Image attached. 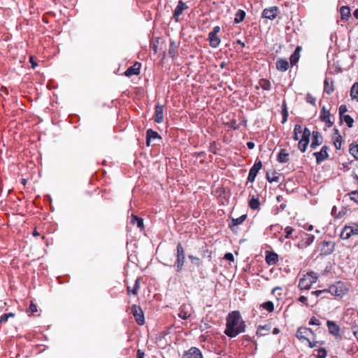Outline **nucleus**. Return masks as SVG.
Segmentation results:
<instances>
[{"label": "nucleus", "mask_w": 358, "mask_h": 358, "mask_svg": "<svg viewBox=\"0 0 358 358\" xmlns=\"http://www.w3.org/2000/svg\"><path fill=\"white\" fill-rule=\"evenodd\" d=\"M245 324L238 311L230 313L227 317L226 329L224 333L229 337H236L245 331Z\"/></svg>", "instance_id": "f257e3e1"}, {"label": "nucleus", "mask_w": 358, "mask_h": 358, "mask_svg": "<svg viewBox=\"0 0 358 358\" xmlns=\"http://www.w3.org/2000/svg\"><path fill=\"white\" fill-rule=\"evenodd\" d=\"M317 280V275L315 272H308L299 280V287L301 289H309L312 285L316 282Z\"/></svg>", "instance_id": "f03ea898"}, {"label": "nucleus", "mask_w": 358, "mask_h": 358, "mask_svg": "<svg viewBox=\"0 0 358 358\" xmlns=\"http://www.w3.org/2000/svg\"><path fill=\"white\" fill-rule=\"evenodd\" d=\"M185 250L180 243H178L177 245V252H176V261L175 265L176 266V271L178 273L180 272L182 269V266L185 263Z\"/></svg>", "instance_id": "7ed1b4c3"}, {"label": "nucleus", "mask_w": 358, "mask_h": 358, "mask_svg": "<svg viewBox=\"0 0 358 358\" xmlns=\"http://www.w3.org/2000/svg\"><path fill=\"white\" fill-rule=\"evenodd\" d=\"M310 334H313V331L307 327H300L296 331V336L299 340L306 341L308 343L310 348H312L315 346V345H313L308 339V336Z\"/></svg>", "instance_id": "20e7f679"}, {"label": "nucleus", "mask_w": 358, "mask_h": 358, "mask_svg": "<svg viewBox=\"0 0 358 358\" xmlns=\"http://www.w3.org/2000/svg\"><path fill=\"white\" fill-rule=\"evenodd\" d=\"M352 235H358V225L345 226L341 233V238L344 240L348 239Z\"/></svg>", "instance_id": "39448f33"}, {"label": "nucleus", "mask_w": 358, "mask_h": 358, "mask_svg": "<svg viewBox=\"0 0 358 358\" xmlns=\"http://www.w3.org/2000/svg\"><path fill=\"white\" fill-rule=\"evenodd\" d=\"M131 311L136 322L139 325H143L145 322V320L141 308L138 306L133 305L131 307Z\"/></svg>", "instance_id": "423d86ee"}, {"label": "nucleus", "mask_w": 358, "mask_h": 358, "mask_svg": "<svg viewBox=\"0 0 358 358\" xmlns=\"http://www.w3.org/2000/svg\"><path fill=\"white\" fill-rule=\"evenodd\" d=\"M262 166L261 161L255 162L254 165L250 169L249 174L248 176V182H253L255 179Z\"/></svg>", "instance_id": "0eeeda50"}, {"label": "nucleus", "mask_w": 358, "mask_h": 358, "mask_svg": "<svg viewBox=\"0 0 358 358\" xmlns=\"http://www.w3.org/2000/svg\"><path fill=\"white\" fill-rule=\"evenodd\" d=\"M182 358H203V356L199 348L192 347L183 353Z\"/></svg>", "instance_id": "6e6552de"}, {"label": "nucleus", "mask_w": 358, "mask_h": 358, "mask_svg": "<svg viewBox=\"0 0 358 358\" xmlns=\"http://www.w3.org/2000/svg\"><path fill=\"white\" fill-rule=\"evenodd\" d=\"M328 147L326 145L322 146L320 152L313 153V155L316 157L317 164H320L326 159L329 157Z\"/></svg>", "instance_id": "1a4fd4ad"}, {"label": "nucleus", "mask_w": 358, "mask_h": 358, "mask_svg": "<svg viewBox=\"0 0 358 358\" xmlns=\"http://www.w3.org/2000/svg\"><path fill=\"white\" fill-rule=\"evenodd\" d=\"M334 250V244L331 241H322L321 243V254L324 255H330Z\"/></svg>", "instance_id": "9d476101"}, {"label": "nucleus", "mask_w": 358, "mask_h": 358, "mask_svg": "<svg viewBox=\"0 0 358 358\" xmlns=\"http://www.w3.org/2000/svg\"><path fill=\"white\" fill-rule=\"evenodd\" d=\"M278 13V8L276 6L265 8L262 13V17L269 20H274Z\"/></svg>", "instance_id": "9b49d317"}, {"label": "nucleus", "mask_w": 358, "mask_h": 358, "mask_svg": "<svg viewBox=\"0 0 358 358\" xmlns=\"http://www.w3.org/2000/svg\"><path fill=\"white\" fill-rule=\"evenodd\" d=\"M322 141L323 138L321 134L318 131H313L310 148L313 150L315 149L317 146L322 143Z\"/></svg>", "instance_id": "f8f14e48"}, {"label": "nucleus", "mask_w": 358, "mask_h": 358, "mask_svg": "<svg viewBox=\"0 0 358 358\" xmlns=\"http://www.w3.org/2000/svg\"><path fill=\"white\" fill-rule=\"evenodd\" d=\"M320 119L322 122H325L327 127H331L333 125V122L331 121L330 118V113L327 110L325 106L322 108Z\"/></svg>", "instance_id": "ddd939ff"}, {"label": "nucleus", "mask_w": 358, "mask_h": 358, "mask_svg": "<svg viewBox=\"0 0 358 358\" xmlns=\"http://www.w3.org/2000/svg\"><path fill=\"white\" fill-rule=\"evenodd\" d=\"M141 64L136 62L133 66L129 67L124 72V75L127 77H130L134 75H138L140 73Z\"/></svg>", "instance_id": "4468645a"}, {"label": "nucleus", "mask_w": 358, "mask_h": 358, "mask_svg": "<svg viewBox=\"0 0 358 358\" xmlns=\"http://www.w3.org/2000/svg\"><path fill=\"white\" fill-rule=\"evenodd\" d=\"M154 120L157 123H161L164 120L163 106L159 104L155 106Z\"/></svg>", "instance_id": "2eb2a0df"}, {"label": "nucleus", "mask_w": 358, "mask_h": 358, "mask_svg": "<svg viewBox=\"0 0 358 358\" xmlns=\"http://www.w3.org/2000/svg\"><path fill=\"white\" fill-rule=\"evenodd\" d=\"M327 325L329 334L334 336H338L340 333V327L333 321H327Z\"/></svg>", "instance_id": "dca6fc26"}, {"label": "nucleus", "mask_w": 358, "mask_h": 358, "mask_svg": "<svg viewBox=\"0 0 358 358\" xmlns=\"http://www.w3.org/2000/svg\"><path fill=\"white\" fill-rule=\"evenodd\" d=\"M155 139H161L160 136L158 134L157 132L153 131L152 129H150L146 132V144L148 146H149L152 142V140Z\"/></svg>", "instance_id": "f3484780"}, {"label": "nucleus", "mask_w": 358, "mask_h": 358, "mask_svg": "<svg viewBox=\"0 0 358 358\" xmlns=\"http://www.w3.org/2000/svg\"><path fill=\"white\" fill-rule=\"evenodd\" d=\"M187 8L185 3L182 2V1H180L178 2V6H176L175 10L173 17L176 19V21H178L179 16L182 14V11Z\"/></svg>", "instance_id": "a211bd4d"}, {"label": "nucleus", "mask_w": 358, "mask_h": 358, "mask_svg": "<svg viewBox=\"0 0 358 358\" xmlns=\"http://www.w3.org/2000/svg\"><path fill=\"white\" fill-rule=\"evenodd\" d=\"M315 240V236L312 234H306L302 238L299 245L303 248L310 245Z\"/></svg>", "instance_id": "6ab92c4d"}, {"label": "nucleus", "mask_w": 358, "mask_h": 358, "mask_svg": "<svg viewBox=\"0 0 358 358\" xmlns=\"http://www.w3.org/2000/svg\"><path fill=\"white\" fill-rule=\"evenodd\" d=\"M278 261V256L276 253L273 252H267L266 255V262L269 265H274Z\"/></svg>", "instance_id": "aec40b11"}, {"label": "nucleus", "mask_w": 358, "mask_h": 358, "mask_svg": "<svg viewBox=\"0 0 358 358\" xmlns=\"http://www.w3.org/2000/svg\"><path fill=\"white\" fill-rule=\"evenodd\" d=\"M301 50V47L297 46L295 51L291 55L289 60L292 65L296 64L300 57V51Z\"/></svg>", "instance_id": "412c9836"}, {"label": "nucleus", "mask_w": 358, "mask_h": 358, "mask_svg": "<svg viewBox=\"0 0 358 358\" xmlns=\"http://www.w3.org/2000/svg\"><path fill=\"white\" fill-rule=\"evenodd\" d=\"M276 68L280 71H285L289 68V62L286 59H280L276 62Z\"/></svg>", "instance_id": "4be33fe9"}, {"label": "nucleus", "mask_w": 358, "mask_h": 358, "mask_svg": "<svg viewBox=\"0 0 358 358\" xmlns=\"http://www.w3.org/2000/svg\"><path fill=\"white\" fill-rule=\"evenodd\" d=\"M208 38L210 41V45L212 48H217L220 45V39L217 37V35L214 34H208Z\"/></svg>", "instance_id": "5701e85b"}, {"label": "nucleus", "mask_w": 358, "mask_h": 358, "mask_svg": "<svg viewBox=\"0 0 358 358\" xmlns=\"http://www.w3.org/2000/svg\"><path fill=\"white\" fill-rule=\"evenodd\" d=\"M289 153L285 149L280 150L278 155V161L280 163H287L289 161Z\"/></svg>", "instance_id": "b1692460"}, {"label": "nucleus", "mask_w": 358, "mask_h": 358, "mask_svg": "<svg viewBox=\"0 0 358 358\" xmlns=\"http://www.w3.org/2000/svg\"><path fill=\"white\" fill-rule=\"evenodd\" d=\"M131 224H136L137 227L141 229H144V225H143V220L141 217H138L134 215H131Z\"/></svg>", "instance_id": "393cba45"}, {"label": "nucleus", "mask_w": 358, "mask_h": 358, "mask_svg": "<svg viewBox=\"0 0 358 358\" xmlns=\"http://www.w3.org/2000/svg\"><path fill=\"white\" fill-rule=\"evenodd\" d=\"M140 278H138L136 280L133 289H131L130 287H127V292L129 294H132L134 295H136L138 294V291L140 288Z\"/></svg>", "instance_id": "a878e982"}, {"label": "nucleus", "mask_w": 358, "mask_h": 358, "mask_svg": "<svg viewBox=\"0 0 358 358\" xmlns=\"http://www.w3.org/2000/svg\"><path fill=\"white\" fill-rule=\"evenodd\" d=\"M191 316V312L186 310L185 306H182L179 311L178 317L182 320H187Z\"/></svg>", "instance_id": "bb28decb"}, {"label": "nucleus", "mask_w": 358, "mask_h": 358, "mask_svg": "<svg viewBox=\"0 0 358 358\" xmlns=\"http://www.w3.org/2000/svg\"><path fill=\"white\" fill-rule=\"evenodd\" d=\"M341 20H347L350 15V9L348 6H342L340 9Z\"/></svg>", "instance_id": "cd10ccee"}, {"label": "nucleus", "mask_w": 358, "mask_h": 358, "mask_svg": "<svg viewBox=\"0 0 358 358\" xmlns=\"http://www.w3.org/2000/svg\"><path fill=\"white\" fill-rule=\"evenodd\" d=\"M324 91L327 94H330L334 91V87L331 82L329 81V78H326L324 82Z\"/></svg>", "instance_id": "c85d7f7f"}, {"label": "nucleus", "mask_w": 358, "mask_h": 358, "mask_svg": "<svg viewBox=\"0 0 358 358\" xmlns=\"http://www.w3.org/2000/svg\"><path fill=\"white\" fill-rule=\"evenodd\" d=\"M245 17V12L243 10L239 9L236 13V16L234 18V23L238 24L241 22L244 18Z\"/></svg>", "instance_id": "c756f323"}, {"label": "nucleus", "mask_w": 358, "mask_h": 358, "mask_svg": "<svg viewBox=\"0 0 358 358\" xmlns=\"http://www.w3.org/2000/svg\"><path fill=\"white\" fill-rule=\"evenodd\" d=\"M280 174L275 171L272 172L271 173H266V179L270 182H278L279 181Z\"/></svg>", "instance_id": "7c9ffc66"}, {"label": "nucleus", "mask_w": 358, "mask_h": 358, "mask_svg": "<svg viewBox=\"0 0 358 358\" xmlns=\"http://www.w3.org/2000/svg\"><path fill=\"white\" fill-rule=\"evenodd\" d=\"M259 85L264 90H270L271 88V82L267 79H260L259 81Z\"/></svg>", "instance_id": "2f4dec72"}, {"label": "nucleus", "mask_w": 358, "mask_h": 358, "mask_svg": "<svg viewBox=\"0 0 358 358\" xmlns=\"http://www.w3.org/2000/svg\"><path fill=\"white\" fill-rule=\"evenodd\" d=\"M309 140L301 138L298 143V148L301 152H304L306 150L307 146L309 143Z\"/></svg>", "instance_id": "473e14b6"}, {"label": "nucleus", "mask_w": 358, "mask_h": 358, "mask_svg": "<svg viewBox=\"0 0 358 358\" xmlns=\"http://www.w3.org/2000/svg\"><path fill=\"white\" fill-rule=\"evenodd\" d=\"M350 96L352 99H355L358 101V83H355L350 90Z\"/></svg>", "instance_id": "72a5a7b5"}, {"label": "nucleus", "mask_w": 358, "mask_h": 358, "mask_svg": "<svg viewBox=\"0 0 358 358\" xmlns=\"http://www.w3.org/2000/svg\"><path fill=\"white\" fill-rule=\"evenodd\" d=\"M349 151L356 159H358V144H351Z\"/></svg>", "instance_id": "f704fd0d"}, {"label": "nucleus", "mask_w": 358, "mask_h": 358, "mask_svg": "<svg viewBox=\"0 0 358 358\" xmlns=\"http://www.w3.org/2000/svg\"><path fill=\"white\" fill-rule=\"evenodd\" d=\"M177 52V47L175 44V43L173 41L170 43L169 45V55L171 57L173 58L175 57Z\"/></svg>", "instance_id": "c9c22d12"}, {"label": "nucleus", "mask_w": 358, "mask_h": 358, "mask_svg": "<svg viewBox=\"0 0 358 358\" xmlns=\"http://www.w3.org/2000/svg\"><path fill=\"white\" fill-rule=\"evenodd\" d=\"M341 120H343L348 127H352L353 126L354 120L348 115H345L343 117H341Z\"/></svg>", "instance_id": "e433bc0d"}, {"label": "nucleus", "mask_w": 358, "mask_h": 358, "mask_svg": "<svg viewBox=\"0 0 358 358\" xmlns=\"http://www.w3.org/2000/svg\"><path fill=\"white\" fill-rule=\"evenodd\" d=\"M259 199L257 198H255V196H252L250 201V207L253 210H256L259 208Z\"/></svg>", "instance_id": "4c0bfd02"}, {"label": "nucleus", "mask_w": 358, "mask_h": 358, "mask_svg": "<svg viewBox=\"0 0 358 358\" xmlns=\"http://www.w3.org/2000/svg\"><path fill=\"white\" fill-rule=\"evenodd\" d=\"M262 307H263L264 309L268 310V312L273 311L274 306L273 302L271 301H267L262 304Z\"/></svg>", "instance_id": "58836bf2"}, {"label": "nucleus", "mask_w": 358, "mask_h": 358, "mask_svg": "<svg viewBox=\"0 0 358 358\" xmlns=\"http://www.w3.org/2000/svg\"><path fill=\"white\" fill-rule=\"evenodd\" d=\"M246 218V215H243L238 218L232 219V223L234 226L242 224Z\"/></svg>", "instance_id": "ea45409f"}, {"label": "nucleus", "mask_w": 358, "mask_h": 358, "mask_svg": "<svg viewBox=\"0 0 358 358\" xmlns=\"http://www.w3.org/2000/svg\"><path fill=\"white\" fill-rule=\"evenodd\" d=\"M15 315L13 313H6L0 317V323L6 322L9 317H13Z\"/></svg>", "instance_id": "a19ab883"}, {"label": "nucleus", "mask_w": 358, "mask_h": 358, "mask_svg": "<svg viewBox=\"0 0 358 358\" xmlns=\"http://www.w3.org/2000/svg\"><path fill=\"white\" fill-rule=\"evenodd\" d=\"M310 131L306 127L303 129L301 138L310 141Z\"/></svg>", "instance_id": "79ce46f5"}, {"label": "nucleus", "mask_w": 358, "mask_h": 358, "mask_svg": "<svg viewBox=\"0 0 358 358\" xmlns=\"http://www.w3.org/2000/svg\"><path fill=\"white\" fill-rule=\"evenodd\" d=\"M334 146L336 150H340L341 148V136H338L334 142Z\"/></svg>", "instance_id": "37998d69"}, {"label": "nucleus", "mask_w": 358, "mask_h": 358, "mask_svg": "<svg viewBox=\"0 0 358 358\" xmlns=\"http://www.w3.org/2000/svg\"><path fill=\"white\" fill-rule=\"evenodd\" d=\"M306 101L313 106H315L316 99L310 94H308L306 95Z\"/></svg>", "instance_id": "c03bdc74"}, {"label": "nucleus", "mask_w": 358, "mask_h": 358, "mask_svg": "<svg viewBox=\"0 0 358 358\" xmlns=\"http://www.w3.org/2000/svg\"><path fill=\"white\" fill-rule=\"evenodd\" d=\"M350 198L351 200L356 203H358V192L354 191L350 194Z\"/></svg>", "instance_id": "a18cd8bd"}, {"label": "nucleus", "mask_w": 358, "mask_h": 358, "mask_svg": "<svg viewBox=\"0 0 358 358\" xmlns=\"http://www.w3.org/2000/svg\"><path fill=\"white\" fill-rule=\"evenodd\" d=\"M327 357V351L324 348L318 350L317 358H325Z\"/></svg>", "instance_id": "49530a36"}, {"label": "nucleus", "mask_w": 358, "mask_h": 358, "mask_svg": "<svg viewBox=\"0 0 358 358\" xmlns=\"http://www.w3.org/2000/svg\"><path fill=\"white\" fill-rule=\"evenodd\" d=\"M309 324L310 325H320V322L318 319H317L316 317H313L312 318H310V321H309Z\"/></svg>", "instance_id": "de8ad7c7"}, {"label": "nucleus", "mask_w": 358, "mask_h": 358, "mask_svg": "<svg viewBox=\"0 0 358 358\" xmlns=\"http://www.w3.org/2000/svg\"><path fill=\"white\" fill-rule=\"evenodd\" d=\"M329 292L327 290V289H323V290H316V291H314V292H311V294L312 295H315L316 296H320L321 294H326V293H328Z\"/></svg>", "instance_id": "09e8293b"}, {"label": "nucleus", "mask_w": 358, "mask_h": 358, "mask_svg": "<svg viewBox=\"0 0 358 358\" xmlns=\"http://www.w3.org/2000/svg\"><path fill=\"white\" fill-rule=\"evenodd\" d=\"M348 110L347 109V107L345 105H341L339 108V114H340V117H343V115H345V113H346Z\"/></svg>", "instance_id": "8fccbe9b"}, {"label": "nucleus", "mask_w": 358, "mask_h": 358, "mask_svg": "<svg viewBox=\"0 0 358 358\" xmlns=\"http://www.w3.org/2000/svg\"><path fill=\"white\" fill-rule=\"evenodd\" d=\"M329 292L331 294H334L336 296L341 295V293L338 291V287L337 286H332L330 287Z\"/></svg>", "instance_id": "3c124183"}, {"label": "nucleus", "mask_w": 358, "mask_h": 358, "mask_svg": "<svg viewBox=\"0 0 358 358\" xmlns=\"http://www.w3.org/2000/svg\"><path fill=\"white\" fill-rule=\"evenodd\" d=\"M303 128L299 124H296L294 129V133H296L297 134L302 133Z\"/></svg>", "instance_id": "603ef678"}, {"label": "nucleus", "mask_w": 358, "mask_h": 358, "mask_svg": "<svg viewBox=\"0 0 358 358\" xmlns=\"http://www.w3.org/2000/svg\"><path fill=\"white\" fill-rule=\"evenodd\" d=\"M285 231L286 233V235H285V238H289L290 234L292 233L293 231V229L290 227H287L285 229Z\"/></svg>", "instance_id": "864d4df0"}, {"label": "nucleus", "mask_w": 358, "mask_h": 358, "mask_svg": "<svg viewBox=\"0 0 358 358\" xmlns=\"http://www.w3.org/2000/svg\"><path fill=\"white\" fill-rule=\"evenodd\" d=\"M29 311L31 313H36L37 312V307H36V306L34 303H31V304L29 306Z\"/></svg>", "instance_id": "5fc2aeb1"}, {"label": "nucleus", "mask_w": 358, "mask_h": 358, "mask_svg": "<svg viewBox=\"0 0 358 358\" xmlns=\"http://www.w3.org/2000/svg\"><path fill=\"white\" fill-rule=\"evenodd\" d=\"M224 258L230 262L234 261V255L230 252L226 253L224 255Z\"/></svg>", "instance_id": "6e6d98bb"}, {"label": "nucleus", "mask_w": 358, "mask_h": 358, "mask_svg": "<svg viewBox=\"0 0 358 358\" xmlns=\"http://www.w3.org/2000/svg\"><path fill=\"white\" fill-rule=\"evenodd\" d=\"M189 258L191 259L192 263L193 264H196L198 263L199 260V258H197V257H194L193 255H189Z\"/></svg>", "instance_id": "4d7b16f0"}, {"label": "nucleus", "mask_w": 358, "mask_h": 358, "mask_svg": "<svg viewBox=\"0 0 358 358\" xmlns=\"http://www.w3.org/2000/svg\"><path fill=\"white\" fill-rule=\"evenodd\" d=\"M145 354L141 350H137L136 358H144Z\"/></svg>", "instance_id": "13d9d810"}, {"label": "nucleus", "mask_w": 358, "mask_h": 358, "mask_svg": "<svg viewBox=\"0 0 358 358\" xmlns=\"http://www.w3.org/2000/svg\"><path fill=\"white\" fill-rule=\"evenodd\" d=\"M299 301L306 305H307L308 299L305 296H301L299 299Z\"/></svg>", "instance_id": "bf43d9fd"}, {"label": "nucleus", "mask_w": 358, "mask_h": 358, "mask_svg": "<svg viewBox=\"0 0 358 358\" xmlns=\"http://www.w3.org/2000/svg\"><path fill=\"white\" fill-rule=\"evenodd\" d=\"M220 27L216 26L213 28V30L212 31H210L209 34H214L217 35V34L220 31Z\"/></svg>", "instance_id": "052dcab7"}, {"label": "nucleus", "mask_w": 358, "mask_h": 358, "mask_svg": "<svg viewBox=\"0 0 358 358\" xmlns=\"http://www.w3.org/2000/svg\"><path fill=\"white\" fill-rule=\"evenodd\" d=\"M247 146L250 150H252L255 148V143L253 142H248Z\"/></svg>", "instance_id": "680f3d73"}, {"label": "nucleus", "mask_w": 358, "mask_h": 358, "mask_svg": "<svg viewBox=\"0 0 358 358\" xmlns=\"http://www.w3.org/2000/svg\"><path fill=\"white\" fill-rule=\"evenodd\" d=\"M282 116L288 117V111L287 110V108H282Z\"/></svg>", "instance_id": "e2e57ef3"}, {"label": "nucleus", "mask_w": 358, "mask_h": 358, "mask_svg": "<svg viewBox=\"0 0 358 358\" xmlns=\"http://www.w3.org/2000/svg\"><path fill=\"white\" fill-rule=\"evenodd\" d=\"M30 62H31L32 68L34 69L37 66V64L36 62H33V57H30Z\"/></svg>", "instance_id": "0e129e2a"}, {"label": "nucleus", "mask_w": 358, "mask_h": 358, "mask_svg": "<svg viewBox=\"0 0 358 358\" xmlns=\"http://www.w3.org/2000/svg\"><path fill=\"white\" fill-rule=\"evenodd\" d=\"M293 138L294 141H299V137L296 133H294Z\"/></svg>", "instance_id": "69168bd1"}, {"label": "nucleus", "mask_w": 358, "mask_h": 358, "mask_svg": "<svg viewBox=\"0 0 358 358\" xmlns=\"http://www.w3.org/2000/svg\"><path fill=\"white\" fill-rule=\"evenodd\" d=\"M353 334L358 341V329L353 331Z\"/></svg>", "instance_id": "338daca9"}, {"label": "nucleus", "mask_w": 358, "mask_h": 358, "mask_svg": "<svg viewBox=\"0 0 358 358\" xmlns=\"http://www.w3.org/2000/svg\"><path fill=\"white\" fill-rule=\"evenodd\" d=\"M354 16L358 19V9H356L355 11H354Z\"/></svg>", "instance_id": "774afa93"}]
</instances>
